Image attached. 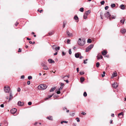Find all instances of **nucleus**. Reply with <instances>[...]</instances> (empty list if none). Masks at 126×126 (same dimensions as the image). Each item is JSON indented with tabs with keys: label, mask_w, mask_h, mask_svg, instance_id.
I'll return each mask as SVG.
<instances>
[{
	"label": "nucleus",
	"mask_w": 126,
	"mask_h": 126,
	"mask_svg": "<svg viewBox=\"0 0 126 126\" xmlns=\"http://www.w3.org/2000/svg\"><path fill=\"white\" fill-rule=\"evenodd\" d=\"M111 16V19H115L116 18V16L115 15H112L110 16Z\"/></svg>",
	"instance_id": "nucleus-22"
},
{
	"label": "nucleus",
	"mask_w": 126,
	"mask_h": 126,
	"mask_svg": "<svg viewBox=\"0 0 126 126\" xmlns=\"http://www.w3.org/2000/svg\"><path fill=\"white\" fill-rule=\"evenodd\" d=\"M48 61L49 63H55V62L54 61L50 59H48Z\"/></svg>",
	"instance_id": "nucleus-14"
},
{
	"label": "nucleus",
	"mask_w": 126,
	"mask_h": 126,
	"mask_svg": "<svg viewBox=\"0 0 126 126\" xmlns=\"http://www.w3.org/2000/svg\"><path fill=\"white\" fill-rule=\"evenodd\" d=\"M28 105H32V103L31 102H29L28 103Z\"/></svg>",
	"instance_id": "nucleus-49"
},
{
	"label": "nucleus",
	"mask_w": 126,
	"mask_h": 126,
	"mask_svg": "<svg viewBox=\"0 0 126 126\" xmlns=\"http://www.w3.org/2000/svg\"><path fill=\"white\" fill-rule=\"evenodd\" d=\"M57 54V52H56L54 54V55H56Z\"/></svg>",
	"instance_id": "nucleus-61"
},
{
	"label": "nucleus",
	"mask_w": 126,
	"mask_h": 126,
	"mask_svg": "<svg viewBox=\"0 0 126 126\" xmlns=\"http://www.w3.org/2000/svg\"><path fill=\"white\" fill-rule=\"evenodd\" d=\"M87 15H86L85 14H84L83 15V18L84 19H86L87 18Z\"/></svg>",
	"instance_id": "nucleus-29"
},
{
	"label": "nucleus",
	"mask_w": 126,
	"mask_h": 126,
	"mask_svg": "<svg viewBox=\"0 0 126 126\" xmlns=\"http://www.w3.org/2000/svg\"><path fill=\"white\" fill-rule=\"evenodd\" d=\"M115 6V5L114 3L111 4V6L112 8H113Z\"/></svg>",
	"instance_id": "nucleus-32"
},
{
	"label": "nucleus",
	"mask_w": 126,
	"mask_h": 126,
	"mask_svg": "<svg viewBox=\"0 0 126 126\" xmlns=\"http://www.w3.org/2000/svg\"><path fill=\"white\" fill-rule=\"evenodd\" d=\"M73 126H76V124L74 123L73 124Z\"/></svg>",
	"instance_id": "nucleus-64"
},
{
	"label": "nucleus",
	"mask_w": 126,
	"mask_h": 126,
	"mask_svg": "<svg viewBox=\"0 0 126 126\" xmlns=\"http://www.w3.org/2000/svg\"><path fill=\"white\" fill-rule=\"evenodd\" d=\"M24 76L22 75L21 77V79H24Z\"/></svg>",
	"instance_id": "nucleus-50"
},
{
	"label": "nucleus",
	"mask_w": 126,
	"mask_h": 126,
	"mask_svg": "<svg viewBox=\"0 0 126 126\" xmlns=\"http://www.w3.org/2000/svg\"><path fill=\"white\" fill-rule=\"evenodd\" d=\"M63 88V87L61 86L58 89L59 90H61Z\"/></svg>",
	"instance_id": "nucleus-51"
},
{
	"label": "nucleus",
	"mask_w": 126,
	"mask_h": 126,
	"mask_svg": "<svg viewBox=\"0 0 126 126\" xmlns=\"http://www.w3.org/2000/svg\"><path fill=\"white\" fill-rule=\"evenodd\" d=\"M17 111V110L15 108L12 109L10 110V112L13 114H15Z\"/></svg>",
	"instance_id": "nucleus-5"
},
{
	"label": "nucleus",
	"mask_w": 126,
	"mask_h": 126,
	"mask_svg": "<svg viewBox=\"0 0 126 126\" xmlns=\"http://www.w3.org/2000/svg\"><path fill=\"white\" fill-rule=\"evenodd\" d=\"M121 8L122 9L124 10L125 8V6L123 4H121L120 5Z\"/></svg>",
	"instance_id": "nucleus-21"
},
{
	"label": "nucleus",
	"mask_w": 126,
	"mask_h": 126,
	"mask_svg": "<svg viewBox=\"0 0 126 126\" xmlns=\"http://www.w3.org/2000/svg\"><path fill=\"white\" fill-rule=\"evenodd\" d=\"M126 30L124 28H122L121 30V32L123 33H125Z\"/></svg>",
	"instance_id": "nucleus-13"
},
{
	"label": "nucleus",
	"mask_w": 126,
	"mask_h": 126,
	"mask_svg": "<svg viewBox=\"0 0 126 126\" xmlns=\"http://www.w3.org/2000/svg\"><path fill=\"white\" fill-rule=\"evenodd\" d=\"M83 96L84 97H86L87 95V94L86 92H84L83 94Z\"/></svg>",
	"instance_id": "nucleus-35"
},
{
	"label": "nucleus",
	"mask_w": 126,
	"mask_h": 126,
	"mask_svg": "<svg viewBox=\"0 0 126 126\" xmlns=\"http://www.w3.org/2000/svg\"><path fill=\"white\" fill-rule=\"evenodd\" d=\"M112 120H110V123L111 124L112 123Z\"/></svg>",
	"instance_id": "nucleus-62"
},
{
	"label": "nucleus",
	"mask_w": 126,
	"mask_h": 126,
	"mask_svg": "<svg viewBox=\"0 0 126 126\" xmlns=\"http://www.w3.org/2000/svg\"><path fill=\"white\" fill-rule=\"evenodd\" d=\"M79 11L81 12H82L84 11V8L83 7L80 8L79 10Z\"/></svg>",
	"instance_id": "nucleus-30"
},
{
	"label": "nucleus",
	"mask_w": 126,
	"mask_h": 126,
	"mask_svg": "<svg viewBox=\"0 0 126 126\" xmlns=\"http://www.w3.org/2000/svg\"><path fill=\"white\" fill-rule=\"evenodd\" d=\"M32 77L31 76H28V79L29 80H30V79H32Z\"/></svg>",
	"instance_id": "nucleus-41"
},
{
	"label": "nucleus",
	"mask_w": 126,
	"mask_h": 126,
	"mask_svg": "<svg viewBox=\"0 0 126 126\" xmlns=\"http://www.w3.org/2000/svg\"><path fill=\"white\" fill-rule=\"evenodd\" d=\"M75 57L76 58H78L79 56V54L78 53H76L75 54Z\"/></svg>",
	"instance_id": "nucleus-23"
},
{
	"label": "nucleus",
	"mask_w": 126,
	"mask_h": 126,
	"mask_svg": "<svg viewBox=\"0 0 126 126\" xmlns=\"http://www.w3.org/2000/svg\"><path fill=\"white\" fill-rule=\"evenodd\" d=\"M76 119H77V121L78 122H79L80 121V120L79 118L77 117L76 118Z\"/></svg>",
	"instance_id": "nucleus-44"
},
{
	"label": "nucleus",
	"mask_w": 126,
	"mask_h": 126,
	"mask_svg": "<svg viewBox=\"0 0 126 126\" xmlns=\"http://www.w3.org/2000/svg\"><path fill=\"white\" fill-rule=\"evenodd\" d=\"M20 89L19 88H18L17 89V91L18 92H20Z\"/></svg>",
	"instance_id": "nucleus-52"
},
{
	"label": "nucleus",
	"mask_w": 126,
	"mask_h": 126,
	"mask_svg": "<svg viewBox=\"0 0 126 126\" xmlns=\"http://www.w3.org/2000/svg\"><path fill=\"white\" fill-rule=\"evenodd\" d=\"M125 21V19H122L120 20V22L123 24L124 23Z\"/></svg>",
	"instance_id": "nucleus-24"
},
{
	"label": "nucleus",
	"mask_w": 126,
	"mask_h": 126,
	"mask_svg": "<svg viewBox=\"0 0 126 126\" xmlns=\"http://www.w3.org/2000/svg\"><path fill=\"white\" fill-rule=\"evenodd\" d=\"M52 48L53 49H55L56 48V45H54L52 46Z\"/></svg>",
	"instance_id": "nucleus-28"
},
{
	"label": "nucleus",
	"mask_w": 126,
	"mask_h": 126,
	"mask_svg": "<svg viewBox=\"0 0 126 126\" xmlns=\"http://www.w3.org/2000/svg\"><path fill=\"white\" fill-rule=\"evenodd\" d=\"M60 47L59 46L58 47H56V48L55 50L56 51H57V52L58 51L60 50Z\"/></svg>",
	"instance_id": "nucleus-31"
},
{
	"label": "nucleus",
	"mask_w": 126,
	"mask_h": 126,
	"mask_svg": "<svg viewBox=\"0 0 126 126\" xmlns=\"http://www.w3.org/2000/svg\"><path fill=\"white\" fill-rule=\"evenodd\" d=\"M62 54L63 55H65V53H64V51L62 52Z\"/></svg>",
	"instance_id": "nucleus-53"
},
{
	"label": "nucleus",
	"mask_w": 126,
	"mask_h": 126,
	"mask_svg": "<svg viewBox=\"0 0 126 126\" xmlns=\"http://www.w3.org/2000/svg\"><path fill=\"white\" fill-rule=\"evenodd\" d=\"M27 84L28 85H30V81H27Z\"/></svg>",
	"instance_id": "nucleus-57"
},
{
	"label": "nucleus",
	"mask_w": 126,
	"mask_h": 126,
	"mask_svg": "<svg viewBox=\"0 0 126 126\" xmlns=\"http://www.w3.org/2000/svg\"><path fill=\"white\" fill-rule=\"evenodd\" d=\"M91 49L90 48L88 47H87L86 49V52H88L89 50Z\"/></svg>",
	"instance_id": "nucleus-26"
},
{
	"label": "nucleus",
	"mask_w": 126,
	"mask_h": 126,
	"mask_svg": "<svg viewBox=\"0 0 126 126\" xmlns=\"http://www.w3.org/2000/svg\"><path fill=\"white\" fill-rule=\"evenodd\" d=\"M85 43V41L84 39H81L80 38L79 39L78 41V44L80 46H83Z\"/></svg>",
	"instance_id": "nucleus-1"
},
{
	"label": "nucleus",
	"mask_w": 126,
	"mask_h": 126,
	"mask_svg": "<svg viewBox=\"0 0 126 126\" xmlns=\"http://www.w3.org/2000/svg\"><path fill=\"white\" fill-rule=\"evenodd\" d=\"M18 52H21V49L20 48H19L18 49Z\"/></svg>",
	"instance_id": "nucleus-58"
},
{
	"label": "nucleus",
	"mask_w": 126,
	"mask_h": 126,
	"mask_svg": "<svg viewBox=\"0 0 126 126\" xmlns=\"http://www.w3.org/2000/svg\"><path fill=\"white\" fill-rule=\"evenodd\" d=\"M24 104V103L23 102L20 101H18L17 103L18 105L19 106H22Z\"/></svg>",
	"instance_id": "nucleus-6"
},
{
	"label": "nucleus",
	"mask_w": 126,
	"mask_h": 126,
	"mask_svg": "<svg viewBox=\"0 0 126 126\" xmlns=\"http://www.w3.org/2000/svg\"><path fill=\"white\" fill-rule=\"evenodd\" d=\"M117 75V74L116 72H113L112 75V77H116Z\"/></svg>",
	"instance_id": "nucleus-11"
},
{
	"label": "nucleus",
	"mask_w": 126,
	"mask_h": 126,
	"mask_svg": "<svg viewBox=\"0 0 126 126\" xmlns=\"http://www.w3.org/2000/svg\"><path fill=\"white\" fill-rule=\"evenodd\" d=\"M41 65L42 66L44 67V66H45V64L44 63H42L41 64Z\"/></svg>",
	"instance_id": "nucleus-54"
},
{
	"label": "nucleus",
	"mask_w": 126,
	"mask_h": 126,
	"mask_svg": "<svg viewBox=\"0 0 126 126\" xmlns=\"http://www.w3.org/2000/svg\"><path fill=\"white\" fill-rule=\"evenodd\" d=\"M79 74L80 75H83L84 74V73L83 72H79Z\"/></svg>",
	"instance_id": "nucleus-46"
},
{
	"label": "nucleus",
	"mask_w": 126,
	"mask_h": 126,
	"mask_svg": "<svg viewBox=\"0 0 126 126\" xmlns=\"http://www.w3.org/2000/svg\"><path fill=\"white\" fill-rule=\"evenodd\" d=\"M47 118L50 120H53V117L52 116H49L47 117Z\"/></svg>",
	"instance_id": "nucleus-10"
},
{
	"label": "nucleus",
	"mask_w": 126,
	"mask_h": 126,
	"mask_svg": "<svg viewBox=\"0 0 126 126\" xmlns=\"http://www.w3.org/2000/svg\"><path fill=\"white\" fill-rule=\"evenodd\" d=\"M80 82L81 83L84 81V80L85 79L84 77H81L80 78Z\"/></svg>",
	"instance_id": "nucleus-20"
},
{
	"label": "nucleus",
	"mask_w": 126,
	"mask_h": 126,
	"mask_svg": "<svg viewBox=\"0 0 126 126\" xmlns=\"http://www.w3.org/2000/svg\"><path fill=\"white\" fill-rule=\"evenodd\" d=\"M56 87H53L49 91L50 92L53 91L56 89Z\"/></svg>",
	"instance_id": "nucleus-17"
},
{
	"label": "nucleus",
	"mask_w": 126,
	"mask_h": 126,
	"mask_svg": "<svg viewBox=\"0 0 126 126\" xmlns=\"http://www.w3.org/2000/svg\"><path fill=\"white\" fill-rule=\"evenodd\" d=\"M18 24V23L16 22V23H15V25L16 26Z\"/></svg>",
	"instance_id": "nucleus-60"
},
{
	"label": "nucleus",
	"mask_w": 126,
	"mask_h": 126,
	"mask_svg": "<svg viewBox=\"0 0 126 126\" xmlns=\"http://www.w3.org/2000/svg\"><path fill=\"white\" fill-rule=\"evenodd\" d=\"M60 84L61 86L63 87V86L64 85V83H63L60 82Z\"/></svg>",
	"instance_id": "nucleus-42"
},
{
	"label": "nucleus",
	"mask_w": 126,
	"mask_h": 126,
	"mask_svg": "<svg viewBox=\"0 0 126 126\" xmlns=\"http://www.w3.org/2000/svg\"><path fill=\"white\" fill-rule=\"evenodd\" d=\"M75 114V113H70V115L72 116H73Z\"/></svg>",
	"instance_id": "nucleus-40"
},
{
	"label": "nucleus",
	"mask_w": 126,
	"mask_h": 126,
	"mask_svg": "<svg viewBox=\"0 0 126 126\" xmlns=\"http://www.w3.org/2000/svg\"><path fill=\"white\" fill-rule=\"evenodd\" d=\"M66 33L68 35V36L69 37H72L73 36V34L72 33H71L69 32L68 31H66Z\"/></svg>",
	"instance_id": "nucleus-9"
},
{
	"label": "nucleus",
	"mask_w": 126,
	"mask_h": 126,
	"mask_svg": "<svg viewBox=\"0 0 126 126\" xmlns=\"http://www.w3.org/2000/svg\"><path fill=\"white\" fill-rule=\"evenodd\" d=\"M109 6H106L105 7V10H107L108 9Z\"/></svg>",
	"instance_id": "nucleus-48"
},
{
	"label": "nucleus",
	"mask_w": 126,
	"mask_h": 126,
	"mask_svg": "<svg viewBox=\"0 0 126 126\" xmlns=\"http://www.w3.org/2000/svg\"><path fill=\"white\" fill-rule=\"evenodd\" d=\"M66 22L64 21L63 22V28H64L65 27V25H66Z\"/></svg>",
	"instance_id": "nucleus-33"
},
{
	"label": "nucleus",
	"mask_w": 126,
	"mask_h": 126,
	"mask_svg": "<svg viewBox=\"0 0 126 126\" xmlns=\"http://www.w3.org/2000/svg\"><path fill=\"white\" fill-rule=\"evenodd\" d=\"M67 42L68 43L70 44L69 43V42H70V40L69 39H67Z\"/></svg>",
	"instance_id": "nucleus-56"
},
{
	"label": "nucleus",
	"mask_w": 126,
	"mask_h": 126,
	"mask_svg": "<svg viewBox=\"0 0 126 126\" xmlns=\"http://www.w3.org/2000/svg\"><path fill=\"white\" fill-rule=\"evenodd\" d=\"M90 10H88L86 11L85 13H84L85 15H88L90 13Z\"/></svg>",
	"instance_id": "nucleus-19"
},
{
	"label": "nucleus",
	"mask_w": 126,
	"mask_h": 126,
	"mask_svg": "<svg viewBox=\"0 0 126 126\" xmlns=\"http://www.w3.org/2000/svg\"><path fill=\"white\" fill-rule=\"evenodd\" d=\"M87 42L88 43H90L92 41L91 39H89L88 40Z\"/></svg>",
	"instance_id": "nucleus-37"
},
{
	"label": "nucleus",
	"mask_w": 126,
	"mask_h": 126,
	"mask_svg": "<svg viewBox=\"0 0 126 126\" xmlns=\"http://www.w3.org/2000/svg\"><path fill=\"white\" fill-rule=\"evenodd\" d=\"M74 19L75 20H76L77 22H78L79 21V18L77 16H75L74 17Z\"/></svg>",
	"instance_id": "nucleus-16"
},
{
	"label": "nucleus",
	"mask_w": 126,
	"mask_h": 126,
	"mask_svg": "<svg viewBox=\"0 0 126 126\" xmlns=\"http://www.w3.org/2000/svg\"><path fill=\"white\" fill-rule=\"evenodd\" d=\"M56 93L58 94H60V91L59 90H58V89Z\"/></svg>",
	"instance_id": "nucleus-47"
},
{
	"label": "nucleus",
	"mask_w": 126,
	"mask_h": 126,
	"mask_svg": "<svg viewBox=\"0 0 126 126\" xmlns=\"http://www.w3.org/2000/svg\"><path fill=\"white\" fill-rule=\"evenodd\" d=\"M54 33V32L53 31H51L49 32L48 33V34L49 35H51L53 34Z\"/></svg>",
	"instance_id": "nucleus-27"
},
{
	"label": "nucleus",
	"mask_w": 126,
	"mask_h": 126,
	"mask_svg": "<svg viewBox=\"0 0 126 126\" xmlns=\"http://www.w3.org/2000/svg\"><path fill=\"white\" fill-rule=\"evenodd\" d=\"M104 3H105V1H101L100 2V3L102 5H103Z\"/></svg>",
	"instance_id": "nucleus-45"
},
{
	"label": "nucleus",
	"mask_w": 126,
	"mask_h": 126,
	"mask_svg": "<svg viewBox=\"0 0 126 126\" xmlns=\"http://www.w3.org/2000/svg\"><path fill=\"white\" fill-rule=\"evenodd\" d=\"M103 58V57L100 54H98V56H97V59L98 60L100 59H102Z\"/></svg>",
	"instance_id": "nucleus-15"
},
{
	"label": "nucleus",
	"mask_w": 126,
	"mask_h": 126,
	"mask_svg": "<svg viewBox=\"0 0 126 126\" xmlns=\"http://www.w3.org/2000/svg\"><path fill=\"white\" fill-rule=\"evenodd\" d=\"M3 90L4 92L5 93H9L11 92L10 87L8 85L4 87Z\"/></svg>",
	"instance_id": "nucleus-2"
},
{
	"label": "nucleus",
	"mask_w": 126,
	"mask_h": 126,
	"mask_svg": "<svg viewBox=\"0 0 126 126\" xmlns=\"http://www.w3.org/2000/svg\"><path fill=\"white\" fill-rule=\"evenodd\" d=\"M43 69L46 70L48 69V68L47 66L45 65L43 67Z\"/></svg>",
	"instance_id": "nucleus-25"
},
{
	"label": "nucleus",
	"mask_w": 126,
	"mask_h": 126,
	"mask_svg": "<svg viewBox=\"0 0 126 126\" xmlns=\"http://www.w3.org/2000/svg\"><path fill=\"white\" fill-rule=\"evenodd\" d=\"M100 63L99 62H97L96 63V66L97 67H99Z\"/></svg>",
	"instance_id": "nucleus-39"
},
{
	"label": "nucleus",
	"mask_w": 126,
	"mask_h": 126,
	"mask_svg": "<svg viewBox=\"0 0 126 126\" xmlns=\"http://www.w3.org/2000/svg\"><path fill=\"white\" fill-rule=\"evenodd\" d=\"M53 95V94L52 95H50L49 96H49L47 98H46L45 99V100H47V99H48V98L51 97H52V96Z\"/></svg>",
	"instance_id": "nucleus-34"
},
{
	"label": "nucleus",
	"mask_w": 126,
	"mask_h": 126,
	"mask_svg": "<svg viewBox=\"0 0 126 126\" xmlns=\"http://www.w3.org/2000/svg\"><path fill=\"white\" fill-rule=\"evenodd\" d=\"M113 87L115 88H116L118 86V84L116 82H114L112 85Z\"/></svg>",
	"instance_id": "nucleus-7"
},
{
	"label": "nucleus",
	"mask_w": 126,
	"mask_h": 126,
	"mask_svg": "<svg viewBox=\"0 0 126 126\" xmlns=\"http://www.w3.org/2000/svg\"><path fill=\"white\" fill-rule=\"evenodd\" d=\"M69 53L70 55L71 54L72 52H71V49H69Z\"/></svg>",
	"instance_id": "nucleus-43"
},
{
	"label": "nucleus",
	"mask_w": 126,
	"mask_h": 126,
	"mask_svg": "<svg viewBox=\"0 0 126 126\" xmlns=\"http://www.w3.org/2000/svg\"><path fill=\"white\" fill-rule=\"evenodd\" d=\"M94 45L93 44L91 45L90 46H89L88 47L90 48L91 49L93 47Z\"/></svg>",
	"instance_id": "nucleus-36"
},
{
	"label": "nucleus",
	"mask_w": 126,
	"mask_h": 126,
	"mask_svg": "<svg viewBox=\"0 0 126 126\" xmlns=\"http://www.w3.org/2000/svg\"><path fill=\"white\" fill-rule=\"evenodd\" d=\"M13 98V96H12V94L11 92L10 93V96H9V100L8 101V102H9L10 100H12Z\"/></svg>",
	"instance_id": "nucleus-8"
},
{
	"label": "nucleus",
	"mask_w": 126,
	"mask_h": 126,
	"mask_svg": "<svg viewBox=\"0 0 126 126\" xmlns=\"http://www.w3.org/2000/svg\"><path fill=\"white\" fill-rule=\"evenodd\" d=\"M68 122L67 121H61V124H62L63 123H67Z\"/></svg>",
	"instance_id": "nucleus-38"
},
{
	"label": "nucleus",
	"mask_w": 126,
	"mask_h": 126,
	"mask_svg": "<svg viewBox=\"0 0 126 126\" xmlns=\"http://www.w3.org/2000/svg\"><path fill=\"white\" fill-rule=\"evenodd\" d=\"M47 87V86L45 84H41L38 86V88L40 90H44L46 89Z\"/></svg>",
	"instance_id": "nucleus-3"
},
{
	"label": "nucleus",
	"mask_w": 126,
	"mask_h": 126,
	"mask_svg": "<svg viewBox=\"0 0 126 126\" xmlns=\"http://www.w3.org/2000/svg\"><path fill=\"white\" fill-rule=\"evenodd\" d=\"M81 113L83 115H85L86 114V113L84 112H82Z\"/></svg>",
	"instance_id": "nucleus-55"
},
{
	"label": "nucleus",
	"mask_w": 126,
	"mask_h": 126,
	"mask_svg": "<svg viewBox=\"0 0 126 126\" xmlns=\"http://www.w3.org/2000/svg\"><path fill=\"white\" fill-rule=\"evenodd\" d=\"M0 106L2 108H3L4 107V105L3 104H1L0 105Z\"/></svg>",
	"instance_id": "nucleus-59"
},
{
	"label": "nucleus",
	"mask_w": 126,
	"mask_h": 126,
	"mask_svg": "<svg viewBox=\"0 0 126 126\" xmlns=\"http://www.w3.org/2000/svg\"><path fill=\"white\" fill-rule=\"evenodd\" d=\"M107 52L106 50H104L102 52V54L103 55H105L107 54Z\"/></svg>",
	"instance_id": "nucleus-12"
},
{
	"label": "nucleus",
	"mask_w": 126,
	"mask_h": 126,
	"mask_svg": "<svg viewBox=\"0 0 126 126\" xmlns=\"http://www.w3.org/2000/svg\"><path fill=\"white\" fill-rule=\"evenodd\" d=\"M64 81H65L66 82V83H68L69 82L68 81V80H64Z\"/></svg>",
	"instance_id": "nucleus-63"
},
{
	"label": "nucleus",
	"mask_w": 126,
	"mask_h": 126,
	"mask_svg": "<svg viewBox=\"0 0 126 126\" xmlns=\"http://www.w3.org/2000/svg\"><path fill=\"white\" fill-rule=\"evenodd\" d=\"M123 112H121L118 114V116H119V117L120 118H121L123 116Z\"/></svg>",
	"instance_id": "nucleus-18"
},
{
	"label": "nucleus",
	"mask_w": 126,
	"mask_h": 126,
	"mask_svg": "<svg viewBox=\"0 0 126 126\" xmlns=\"http://www.w3.org/2000/svg\"><path fill=\"white\" fill-rule=\"evenodd\" d=\"M111 15L110 14L109 12H108L104 14V16L105 17L108 18H109L110 20H111V18L110 16Z\"/></svg>",
	"instance_id": "nucleus-4"
}]
</instances>
